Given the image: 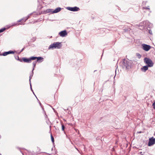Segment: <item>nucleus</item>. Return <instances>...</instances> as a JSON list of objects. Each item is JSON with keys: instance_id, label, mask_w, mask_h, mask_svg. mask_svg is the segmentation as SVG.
<instances>
[{"instance_id": "obj_1", "label": "nucleus", "mask_w": 155, "mask_h": 155, "mask_svg": "<svg viewBox=\"0 0 155 155\" xmlns=\"http://www.w3.org/2000/svg\"><path fill=\"white\" fill-rule=\"evenodd\" d=\"M61 47L62 44L61 42H54L50 45L48 48V49H60Z\"/></svg>"}, {"instance_id": "obj_2", "label": "nucleus", "mask_w": 155, "mask_h": 155, "mask_svg": "<svg viewBox=\"0 0 155 155\" xmlns=\"http://www.w3.org/2000/svg\"><path fill=\"white\" fill-rule=\"evenodd\" d=\"M144 61L146 64H147L148 66L150 67H152L153 66V63L152 61L149 58H146L144 59Z\"/></svg>"}, {"instance_id": "obj_3", "label": "nucleus", "mask_w": 155, "mask_h": 155, "mask_svg": "<svg viewBox=\"0 0 155 155\" xmlns=\"http://www.w3.org/2000/svg\"><path fill=\"white\" fill-rule=\"evenodd\" d=\"M142 48L146 51H148L151 48V47L149 45L146 44H143L141 45Z\"/></svg>"}, {"instance_id": "obj_4", "label": "nucleus", "mask_w": 155, "mask_h": 155, "mask_svg": "<svg viewBox=\"0 0 155 155\" xmlns=\"http://www.w3.org/2000/svg\"><path fill=\"white\" fill-rule=\"evenodd\" d=\"M155 143V138L152 137L149 139V141L148 145L149 146H150Z\"/></svg>"}, {"instance_id": "obj_5", "label": "nucleus", "mask_w": 155, "mask_h": 155, "mask_svg": "<svg viewBox=\"0 0 155 155\" xmlns=\"http://www.w3.org/2000/svg\"><path fill=\"white\" fill-rule=\"evenodd\" d=\"M67 9L73 12L77 11L80 9L79 8L76 6L74 7H68Z\"/></svg>"}, {"instance_id": "obj_6", "label": "nucleus", "mask_w": 155, "mask_h": 155, "mask_svg": "<svg viewBox=\"0 0 155 155\" xmlns=\"http://www.w3.org/2000/svg\"><path fill=\"white\" fill-rule=\"evenodd\" d=\"M67 33L66 30L61 31L59 32V35L62 37H64L67 35Z\"/></svg>"}, {"instance_id": "obj_7", "label": "nucleus", "mask_w": 155, "mask_h": 155, "mask_svg": "<svg viewBox=\"0 0 155 155\" xmlns=\"http://www.w3.org/2000/svg\"><path fill=\"white\" fill-rule=\"evenodd\" d=\"M15 53L14 51H8L4 52L3 53L2 55L3 56H5L9 54H14Z\"/></svg>"}, {"instance_id": "obj_8", "label": "nucleus", "mask_w": 155, "mask_h": 155, "mask_svg": "<svg viewBox=\"0 0 155 155\" xmlns=\"http://www.w3.org/2000/svg\"><path fill=\"white\" fill-rule=\"evenodd\" d=\"M123 62L124 66H125L126 68H127L129 67V63L127 60L124 59L123 60Z\"/></svg>"}, {"instance_id": "obj_9", "label": "nucleus", "mask_w": 155, "mask_h": 155, "mask_svg": "<svg viewBox=\"0 0 155 155\" xmlns=\"http://www.w3.org/2000/svg\"><path fill=\"white\" fill-rule=\"evenodd\" d=\"M31 14H29L27 16V17H25V18H24L18 20V21L17 22H20L22 20L24 21V22H25L26 21V20H27L28 18L30 16V15Z\"/></svg>"}, {"instance_id": "obj_10", "label": "nucleus", "mask_w": 155, "mask_h": 155, "mask_svg": "<svg viewBox=\"0 0 155 155\" xmlns=\"http://www.w3.org/2000/svg\"><path fill=\"white\" fill-rule=\"evenodd\" d=\"M23 61L25 62L26 63H30L31 62V61L30 59V58H22Z\"/></svg>"}, {"instance_id": "obj_11", "label": "nucleus", "mask_w": 155, "mask_h": 155, "mask_svg": "<svg viewBox=\"0 0 155 155\" xmlns=\"http://www.w3.org/2000/svg\"><path fill=\"white\" fill-rule=\"evenodd\" d=\"M61 9V8L60 7H58L56 8L54 10L52 11V13H57L60 12Z\"/></svg>"}, {"instance_id": "obj_12", "label": "nucleus", "mask_w": 155, "mask_h": 155, "mask_svg": "<svg viewBox=\"0 0 155 155\" xmlns=\"http://www.w3.org/2000/svg\"><path fill=\"white\" fill-rule=\"evenodd\" d=\"M148 66H145L142 68L141 69V70L145 72L147 70H148Z\"/></svg>"}, {"instance_id": "obj_13", "label": "nucleus", "mask_w": 155, "mask_h": 155, "mask_svg": "<svg viewBox=\"0 0 155 155\" xmlns=\"http://www.w3.org/2000/svg\"><path fill=\"white\" fill-rule=\"evenodd\" d=\"M37 62H41L43 61V58L41 57H37Z\"/></svg>"}, {"instance_id": "obj_14", "label": "nucleus", "mask_w": 155, "mask_h": 155, "mask_svg": "<svg viewBox=\"0 0 155 155\" xmlns=\"http://www.w3.org/2000/svg\"><path fill=\"white\" fill-rule=\"evenodd\" d=\"M52 11H53V9H48L46 10L45 11V13H48L49 12H51L52 13Z\"/></svg>"}, {"instance_id": "obj_15", "label": "nucleus", "mask_w": 155, "mask_h": 155, "mask_svg": "<svg viewBox=\"0 0 155 155\" xmlns=\"http://www.w3.org/2000/svg\"><path fill=\"white\" fill-rule=\"evenodd\" d=\"M37 61H35L33 63V69H32V71H33L34 69V68H35V67L36 66V64L37 63Z\"/></svg>"}, {"instance_id": "obj_16", "label": "nucleus", "mask_w": 155, "mask_h": 155, "mask_svg": "<svg viewBox=\"0 0 155 155\" xmlns=\"http://www.w3.org/2000/svg\"><path fill=\"white\" fill-rule=\"evenodd\" d=\"M33 71H32L31 74H30V77H29V81L30 83H31V78L32 77L33 75Z\"/></svg>"}, {"instance_id": "obj_17", "label": "nucleus", "mask_w": 155, "mask_h": 155, "mask_svg": "<svg viewBox=\"0 0 155 155\" xmlns=\"http://www.w3.org/2000/svg\"><path fill=\"white\" fill-rule=\"evenodd\" d=\"M36 58H37L36 57H33V56H32V57H31L30 58L31 61V60H35L36 59Z\"/></svg>"}, {"instance_id": "obj_18", "label": "nucleus", "mask_w": 155, "mask_h": 155, "mask_svg": "<svg viewBox=\"0 0 155 155\" xmlns=\"http://www.w3.org/2000/svg\"><path fill=\"white\" fill-rule=\"evenodd\" d=\"M143 9H148L149 10H150V8H149V6H147V7H143Z\"/></svg>"}, {"instance_id": "obj_19", "label": "nucleus", "mask_w": 155, "mask_h": 155, "mask_svg": "<svg viewBox=\"0 0 155 155\" xmlns=\"http://www.w3.org/2000/svg\"><path fill=\"white\" fill-rule=\"evenodd\" d=\"M136 55L139 58H140L141 57V55L139 53H137Z\"/></svg>"}, {"instance_id": "obj_20", "label": "nucleus", "mask_w": 155, "mask_h": 155, "mask_svg": "<svg viewBox=\"0 0 155 155\" xmlns=\"http://www.w3.org/2000/svg\"><path fill=\"white\" fill-rule=\"evenodd\" d=\"M5 28H2L0 29V33L3 32V31H4V30H5Z\"/></svg>"}, {"instance_id": "obj_21", "label": "nucleus", "mask_w": 155, "mask_h": 155, "mask_svg": "<svg viewBox=\"0 0 155 155\" xmlns=\"http://www.w3.org/2000/svg\"><path fill=\"white\" fill-rule=\"evenodd\" d=\"M65 128L64 125L63 124H62V130H64Z\"/></svg>"}, {"instance_id": "obj_22", "label": "nucleus", "mask_w": 155, "mask_h": 155, "mask_svg": "<svg viewBox=\"0 0 155 155\" xmlns=\"http://www.w3.org/2000/svg\"><path fill=\"white\" fill-rule=\"evenodd\" d=\"M51 138L52 141L53 142H54V138L52 136V135L51 136Z\"/></svg>"}, {"instance_id": "obj_23", "label": "nucleus", "mask_w": 155, "mask_h": 155, "mask_svg": "<svg viewBox=\"0 0 155 155\" xmlns=\"http://www.w3.org/2000/svg\"><path fill=\"white\" fill-rule=\"evenodd\" d=\"M30 86L31 89V91L33 92V93L34 94L33 91L32 90V88L31 85V83L30 82Z\"/></svg>"}, {"instance_id": "obj_24", "label": "nucleus", "mask_w": 155, "mask_h": 155, "mask_svg": "<svg viewBox=\"0 0 155 155\" xmlns=\"http://www.w3.org/2000/svg\"><path fill=\"white\" fill-rule=\"evenodd\" d=\"M18 25V23H13L12 24V26H15V25Z\"/></svg>"}, {"instance_id": "obj_25", "label": "nucleus", "mask_w": 155, "mask_h": 155, "mask_svg": "<svg viewBox=\"0 0 155 155\" xmlns=\"http://www.w3.org/2000/svg\"><path fill=\"white\" fill-rule=\"evenodd\" d=\"M15 58L16 60H19V58L18 56H17L16 57H15Z\"/></svg>"}, {"instance_id": "obj_26", "label": "nucleus", "mask_w": 155, "mask_h": 155, "mask_svg": "<svg viewBox=\"0 0 155 155\" xmlns=\"http://www.w3.org/2000/svg\"><path fill=\"white\" fill-rule=\"evenodd\" d=\"M148 21H144L143 22V24H145V25H146V24L147 23H148Z\"/></svg>"}, {"instance_id": "obj_27", "label": "nucleus", "mask_w": 155, "mask_h": 155, "mask_svg": "<svg viewBox=\"0 0 155 155\" xmlns=\"http://www.w3.org/2000/svg\"><path fill=\"white\" fill-rule=\"evenodd\" d=\"M149 33L151 35H152V32L150 30H149Z\"/></svg>"}, {"instance_id": "obj_28", "label": "nucleus", "mask_w": 155, "mask_h": 155, "mask_svg": "<svg viewBox=\"0 0 155 155\" xmlns=\"http://www.w3.org/2000/svg\"><path fill=\"white\" fill-rule=\"evenodd\" d=\"M152 105L153 107H155V101L153 104Z\"/></svg>"}, {"instance_id": "obj_29", "label": "nucleus", "mask_w": 155, "mask_h": 155, "mask_svg": "<svg viewBox=\"0 0 155 155\" xmlns=\"http://www.w3.org/2000/svg\"><path fill=\"white\" fill-rule=\"evenodd\" d=\"M24 48H22V49H21V51H20V52H21L22 51H23V50H24Z\"/></svg>"}, {"instance_id": "obj_30", "label": "nucleus", "mask_w": 155, "mask_h": 155, "mask_svg": "<svg viewBox=\"0 0 155 155\" xmlns=\"http://www.w3.org/2000/svg\"><path fill=\"white\" fill-rule=\"evenodd\" d=\"M19 60L20 61V62H22V60L21 59H19V60Z\"/></svg>"}, {"instance_id": "obj_31", "label": "nucleus", "mask_w": 155, "mask_h": 155, "mask_svg": "<svg viewBox=\"0 0 155 155\" xmlns=\"http://www.w3.org/2000/svg\"><path fill=\"white\" fill-rule=\"evenodd\" d=\"M138 133H142V132L141 131H140V132H138Z\"/></svg>"}, {"instance_id": "obj_32", "label": "nucleus", "mask_w": 155, "mask_h": 155, "mask_svg": "<svg viewBox=\"0 0 155 155\" xmlns=\"http://www.w3.org/2000/svg\"><path fill=\"white\" fill-rule=\"evenodd\" d=\"M39 104H40V105L41 106V103H39Z\"/></svg>"}, {"instance_id": "obj_33", "label": "nucleus", "mask_w": 155, "mask_h": 155, "mask_svg": "<svg viewBox=\"0 0 155 155\" xmlns=\"http://www.w3.org/2000/svg\"><path fill=\"white\" fill-rule=\"evenodd\" d=\"M143 26H144L145 27H146L147 26V25H143Z\"/></svg>"}, {"instance_id": "obj_34", "label": "nucleus", "mask_w": 155, "mask_h": 155, "mask_svg": "<svg viewBox=\"0 0 155 155\" xmlns=\"http://www.w3.org/2000/svg\"><path fill=\"white\" fill-rule=\"evenodd\" d=\"M150 25H151L150 27H151L152 26V25L151 24H150Z\"/></svg>"}, {"instance_id": "obj_35", "label": "nucleus", "mask_w": 155, "mask_h": 155, "mask_svg": "<svg viewBox=\"0 0 155 155\" xmlns=\"http://www.w3.org/2000/svg\"><path fill=\"white\" fill-rule=\"evenodd\" d=\"M154 109H155V107H153Z\"/></svg>"}]
</instances>
